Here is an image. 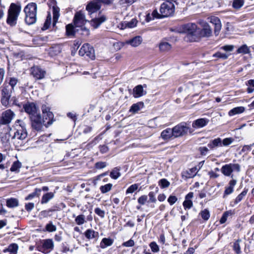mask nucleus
<instances>
[{
	"instance_id": "nucleus-1",
	"label": "nucleus",
	"mask_w": 254,
	"mask_h": 254,
	"mask_svg": "<svg viewBox=\"0 0 254 254\" xmlns=\"http://www.w3.org/2000/svg\"><path fill=\"white\" fill-rule=\"evenodd\" d=\"M42 110L43 114L47 113V116L49 117V121L47 122H46L44 117L42 119L39 113L30 117L32 127L37 130H41L43 126L46 127H49L53 122V114L49 111V109L45 106H42Z\"/></svg>"
},
{
	"instance_id": "nucleus-2",
	"label": "nucleus",
	"mask_w": 254,
	"mask_h": 254,
	"mask_svg": "<svg viewBox=\"0 0 254 254\" xmlns=\"http://www.w3.org/2000/svg\"><path fill=\"white\" fill-rule=\"evenodd\" d=\"M37 9V4L34 2L29 3L25 7L24 9L25 14V21L27 24H33L36 22Z\"/></svg>"
},
{
	"instance_id": "nucleus-3",
	"label": "nucleus",
	"mask_w": 254,
	"mask_h": 254,
	"mask_svg": "<svg viewBox=\"0 0 254 254\" xmlns=\"http://www.w3.org/2000/svg\"><path fill=\"white\" fill-rule=\"evenodd\" d=\"M175 11V6L173 2L166 1L160 6V12L161 17H167L171 15Z\"/></svg>"
},
{
	"instance_id": "nucleus-4",
	"label": "nucleus",
	"mask_w": 254,
	"mask_h": 254,
	"mask_svg": "<svg viewBox=\"0 0 254 254\" xmlns=\"http://www.w3.org/2000/svg\"><path fill=\"white\" fill-rule=\"evenodd\" d=\"M240 170L241 167L239 164L230 163L223 165L221 169V171L224 176H231V178H233L232 172L233 171L239 172Z\"/></svg>"
},
{
	"instance_id": "nucleus-5",
	"label": "nucleus",
	"mask_w": 254,
	"mask_h": 254,
	"mask_svg": "<svg viewBox=\"0 0 254 254\" xmlns=\"http://www.w3.org/2000/svg\"><path fill=\"white\" fill-rule=\"evenodd\" d=\"M174 133V138L181 137L187 134L190 130V127L187 125L186 123H181L173 128Z\"/></svg>"
},
{
	"instance_id": "nucleus-6",
	"label": "nucleus",
	"mask_w": 254,
	"mask_h": 254,
	"mask_svg": "<svg viewBox=\"0 0 254 254\" xmlns=\"http://www.w3.org/2000/svg\"><path fill=\"white\" fill-rule=\"evenodd\" d=\"M79 55L81 56H86L93 60L95 58L94 50L89 44L86 43L82 45L79 51Z\"/></svg>"
},
{
	"instance_id": "nucleus-7",
	"label": "nucleus",
	"mask_w": 254,
	"mask_h": 254,
	"mask_svg": "<svg viewBox=\"0 0 254 254\" xmlns=\"http://www.w3.org/2000/svg\"><path fill=\"white\" fill-rule=\"evenodd\" d=\"M1 97L0 102L1 104L5 107L10 105L9 100L11 97V90L6 86L1 87Z\"/></svg>"
},
{
	"instance_id": "nucleus-8",
	"label": "nucleus",
	"mask_w": 254,
	"mask_h": 254,
	"mask_svg": "<svg viewBox=\"0 0 254 254\" xmlns=\"http://www.w3.org/2000/svg\"><path fill=\"white\" fill-rule=\"evenodd\" d=\"M87 21L85 19L84 13L79 11L75 13L73 22L74 25L76 27L83 26Z\"/></svg>"
},
{
	"instance_id": "nucleus-9",
	"label": "nucleus",
	"mask_w": 254,
	"mask_h": 254,
	"mask_svg": "<svg viewBox=\"0 0 254 254\" xmlns=\"http://www.w3.org/2000/svg\"><path fill=\"white\" fill-rule=\"evenodd\" d=\"M16 21V4L12 3L8 9L7 23L10 25H14Z\"/></svg>"
},
{
	"instance_id": "nucleus-10",
	"label": "nucleus",
	"mask_w": 254,
	"mask_h": 254,
	"mask_svg": "<svg viewBox=\"0 0 254 254\" xmlns=\"http://www.w3.org/2000/svg\"><path fill=\"white\" fill-rule=\"evenodd\" d=\"M54 248V243L52 239L44 240L42 245L38 247V250L43 253L47 254L51 251Z\"/></svg>"
},
{
	"instance_id": "nucleus-11",
	"label": "nucleus",
	"mask_w": 254,
	"mask_h": 254,
	"mask_svg": "<svg viewBox=\"0 0 254 254\" xmlns=\"http://www.w3.org/2000/svg\"><path fill=\"white\" fill-rule=\"evenodd\" d=\"M200 25L202 29L199 31V35L203 37H208L212 35V29L210 25L206 22L202 21L200 22Z\"/></svg>"
},
{
	"instance_id": "nucleus-12",
	"label": "nucleus",
	"mask_w": 254,
	"mask_h": 254,
	"mask_svg": "<svg viewBox=\"0 0 254 254\" xmlns=\"http://www.w3.org/2000/svg\"><path fill=\"white\" fill-rule=\"evenodd\" d=\"M14 116V113L10 110H7L3 112L0 117V123L2 125H6L10 123Z\"/></svg>"
},
{
	"instance_id": "nucleus-13",
	"label": "nucleus",
	"mask_w": 254,
	"mask_h": 254,
	"mask_svg": "<svg viewBox=\"0 0 254 254\" xmlns=\"http://www.w3.org/2000/svg\"><path fill=\"white\" fill-rule=\"evenodd\" d=\"M101 3L100 0H93L87 5L86 9L89 12L94 13L100 9Z\"/></svg>"
},
{
	"instance_id": "nucleus-14",
	"label": "nucleus",
	"mask_w": 254,
	"mask_h": 254,
	"mask_svg": "<svg viewBox=\"0 0 254 254\" xmlns=\"http://www.w3.org/2000/svg\"><path fill=\"white\" fill-rule=\"evenodd\" d=\"M25 111L29 115L30 117L39 113L38 109L34 103H27L23 105Z\"/></svg>"
},
{
	"instance_id": "nucleus-15",
	"label": "nucleus",
	"mask_w": 254,
	"mask_h": 254,
	"mask_svg": "<svg viewBox=\"0 0 254 254\" xmlns=\"http://www.w3.org/2000/svg\"><path fill=\"white\" fill-rule=\"evenodd\" d=\"M31 74L37 79L44 78L45 71L38 66H34L31 68Z\"/></svg>"
},
{
	"instance_id": "nucleus-16",
	"label": "nucleus",
	"mask_w": 254,
	"mask_h": 254,
	"mask_svg": "<svg viewBox=\"0 0 254 254\" xmlns=\"http://www.w3.org/2000/svg\"><path fill=\"white\" fill-rule=\"evenodd\" d=\"M17 136H18L17 137L18 139L21 140L26 138L27 133L23 125H17Z\"/></svg>"
},
{
	"instance_id": "nucleus-17",
	"label": "nucleus",
	"mask_w": 254,
	"mask_h": 254,
	"mask_svg": "<svg viewBox=\"0 0 254 254\" xmlns=\"http://www.w3.org/2000/svg\"><path fill=\"white\" fill-rule=\"evenodd\" d=\"M183 29L185 32L190 34H194L197 32V26L195 23H189L183 26Z\"/></svg>"
},
{
	"instance_id": "nucleus-18",
	"label": "nucleus",
	"mask_w": 254,
	"mask_h": 254,
	"mask_svg": "<svg viewBox=\"0 0 254 254\" xmlns=\"http://www.w3.org/2000/svg\"><path fill=\"white\" fill-rule=\"evenodd\" d=\"M107 19L105 15H102L100 17L95 18L91 21V24L94 28H97L102 23Z\"/></svg>"
},
{
	"instance_id": "nucleus-19",
	"label": "nucleus",
	"mask_w": 254,
	"mask_h": 254,
	"mask_svg": "<svg viewBox=\"0 0 254 254\" xmlns=\"http://www.w3.org/2000/svg\"><path fill=\"white\" fill-rule=\"evenodd\" d=\"M209 122V120L206 119L201 118L194 121L192 126L194 128H200L205 126Z\"/></svg>"
},
{
	"instance_id": "nucleus-20",
	"label": "nucleus",
	"mask_w": 254,
	"mask_h": 254,
	"mask_svg": "<svg viewBox=\"0 0 254 254\" xmlns=\"http://www.w3.org/2000/svg\"><path fill=\"white\" fill-rule=\"evenodd\" d=\"M161 136L164 140L170 139L172 137L174 138L173 129L168 128L163 130L161 132Z\"/></svg>"
},
{
	"instance_id": "nucleus-21",
	"label": "nucleus",
	"mask_w": 254,
	"mask_h": 254,
	"mask_svg": "<svg viewBox=\"0 0 254 254\" xmlns=\"http://www.w3.org/2000/svg\"><path fill=\"white\" fill-rule=\"evenodd\" d=\"M15 85L16 78L15 77H7L2 86H6L7 88H10L12 91L14 90Z\"/></svg>"
},
{
	"instance_id": "nucleus-22",
	"label": "nucleus",
	"mask_w": 254,
	"mask_h": 254,
	"mask_svg": "<svg viewBox=\"0 0 254 254\" xmlns=\"http://www.w3.org/2000/svg\"><path fill=\"white\" fill-rule=\"evenodd\" d=\"M142 41V38L140 36H137L133 37L131 39L127 41L126 43L130 44L132 47H137L141 43Z\"/></svg>"
},
{
	"instance_id": "nucleus-23",
	"label": "nucleus",
	"mask_w": 254,
	"mask_h": 254,
	"mask_svg": "<svg viewBox=\"0 0 254 254\" xmlns=\"http://www.w3.org/2000/svg\"><path fill=\"white\" fill-rule=\"evenodd\" d=\"M237 183V181L236 180H232L229 183V186L226 187L225 190L224 191V197L225 195L230 194L233 192L234 187L236 185Z\"/></svg>"
},
{
	"instance_id": "nucleus-24",
	"label": "nucleus",
	"mask_w": 254,
	"mask_h": 254,
	"mask_svg": "<svg viewBox=\"0 0 254 254\" xmlns=\"http://www.w3.org/2000/svg\"><path fill=\"white\" fill-rule=\"evenodd\" d=\"M85 237L88 239H92L94 238L97 239L99 237V233L94 230L89 229H87L84 233Z\"/></svg>"
},
{
	"instance_id": "nucleus-25",
	"label": "nucleus",
	"mask_w": 254,
	"mask_h": 254,
	"mask_svg": "<svg viewBox=\"0 0 254 254\" xmlns=\"http://www.w3.org/2000/svg\"><path fill=\"white\" fill-rule=\"evenodd\" d=\"M133 96L135 98L143 96L146 93H144L143 86L141 85H138L133 88Z\"/></svg>"
},
{
	"instance_id": "nucleus-26",
	"label": "nucleus",
	"mask_w": 254,
	"mask_h": 254,
	"mask_svg": "<svg viewBox=\"0 0 254 254\" xmlns=\"http://www.w3.org/2000/svg\"><path fill=\"white\" fill-rule=\"evenodd\" d=\"M222 140L219 137L214 139L209 142L208 144V146L210 149H213L217 147L222 146Z\"/></svg>"
},
{
	"instance_id": "nucleus-27",
	"label": "nucleus",
	"mask_w": 254,
	"mask_h": 254,
	"mask_svg": "<svg viewBox=\"0 0 254 254\" xmlns=\"http://www.w3.org/2000/svg\"><path fill=\"white\" fill-rule=\"evenodd\" d=\"M114 243V240L110 238H103L100 244V246L102 249H105L107 247L111 246Z\"/></svg>"
},
{
	"instance_id": "nucleus-28",
	"label": "nucleus",
	"mask_w": 254,
	"mask_h": 254,
	"mask_svg": "<svg viewBox=\"0 0 254 254\" xmlns=\"http://www.w3.org/2000/svg\"><path fill=\"white\" fill-rule=\"evenodd\" d=\"M54 197V193L52 192H47L42 197L41 203H47L51 199Z\"/></svg>"
},
{
	"instance_id": "nucleus-29",
	"label": "nucleus",
	"mask_w": 254,
	"mask_h": 254,
	"mask_svg": "<svg viewBox=\"0 0 254 254\" xmlns=\"http://www.w3.org/2000/svg\"><path fill=\"white\" fill-rule=\"evenodd\" d=\"M245 110V108L242 106L235 107L229 111L228 115L230 116H233L237 114H241L243 113Z\"/></svg>"
},
{
	"instance_id": "nucleus-30",
	"label": "nucleus",
	"mask_w": 254,
	"mask_h": 254,
	"mask_svg": "<svg viewBox=\"0 0 254 254\" xmlns=\"http://www.w3.org/2000/svg\"><path fill=\"white\" fill-rule=\"evenodd\" d=\"M60 8L57 6H53V26H54L60 16Z\"/></svg>"
},
{
	"instance_id": "nucleus-31",
	"label": "nucleus",
	"mask_w": 254,
	"mask_h": 254,
	"mask_svg": "<svg viewBox=\"0 0 254 254\" xmlns=\"http://www.w3.org/2000/svg\"><path fill=\"white\" fill-rule=\"evenodd\" d=\"M159 47L160 51L163 52H167L172 48L171 45L166 42H161L159 44Z\"/></svg>"
},
{
	"instance_id": "nucleus-32",
	"label": "nucleus",
	"mask_w": 254,
	"mask_h": 254,
	"mask_svg": "<svg viewBox=\"0 0 254 254\" xmlns=\"http://www.w3.org/2000/svg\"><path fill=\"white\" fill-rule=\"evenodd\" d=\"M198 172V169L196 167H193L186 172V177L191 178L194 177Z\"/></svg>"
},
{
	"instance_id": "nucleus-33",
	"label": "nucleus",
	"mask_w": 254,
	"mask_h": 254,
	"mask_svg": "<svg viewBox=\"0 0 254 254\" xmlns=\"http://www.w3.org/2000/svg\"><path fill=\"white\" fill-rule=\"evenodd\" d=\"M66 33L68 36L74 35L75 31L72 24H69L66 26Z\"/></svg>"
},
{
	"instance_id": "nucleus-34",
	"label": "nucleus",
	"mask_w": 254,
	"mask_h": 254,
	"mask_svg": "<svg viewBox=\"0 0 254 254\" xmlns=\"http://www.w3.org/2000/svg\"><path fill=\"white\" fill-rule=\"evenodd\" d=\"M237 53L247 54L250 53V48L246 45H243L238 49L237 50Z\"/></svg>"
},
{
	"instance_id": "nucleus-35",
	"label": "nucleus",
	"mask_w": 254,
	"mask_h": 254,
	"mask_svg": "<svg viewBox=\"0 0 254 254\" xmlns=\"http://www.w3.org/2000/svg\"><path fill=\"white\" fill-rule=\"evenodd\" d=\"M244 0H233L232 6L234 8L239 9L244 4Z\"/></svg>"
},
{
	"instance_id": "nucleus-36",
	"label": "nucleus",
	"mask_w": 254,
	"mask_h": 254,
	"mask_svg": "<svg viewBox=\"0 0 254 254\" xmlns=\"http://www.w3.org/2000/svg\"><path fill=\"white\" fill-rule=\"evenodd\" d=\"M41 192V190L40 189L36 188L35 189L34 191L30 194H29L25 199L26 200L31 199L35 196H39L40 195V193Z\"/></svg>"
},
{
	"instance_id": "nucleus-37",
	"label": "nucleus",
	"mask_w": 254,
	"mask_h": 254,
	"mask_svg": "<svg viewBox=\"0 0 254 254\" xmlns=\"http://www.w3.org/2000/svg\"><path fill=\"white\" fill-rule=\"evenodd\" d=\"M246 85L249 86L247 89L248 93H252L254 91V79H250L246 83Z\"/></svg>"
},
{
	"instance_id": "nucleus-38",
	"label": "nucleus",
	"mask_w": 254,
	"mask_h": 254,
	"mask_svg": "<svg viewBox=\"0 0 254 254\" xmlns=\"http://www.w3.org/2000/svg\"><path fill=\"white\" fill-rule=\"evenodd\" d=\"M113 185L112 184H108L104 186H101L100 187V190L103 193H105L109 192L112 188Z\"/></svg>"
},
{
	"instance_id": "nucleus-39",
	"label": "nucleus",
	"mask_w": 254,
	"mask_h": 254,
	"mask_svg": "<svg viewBox=\"0 0 254 254\" xmlns=\"http://www.w3.org/2000/svg\"><path fill=\"white\" fill-rule=\"evenodd\" d=\"M247 192L248 190L245 189L240 194H239L235 200V204H237L240 202L246 195Z\"/></svg>"
},
{
	"instance_id": "nucleus-40",
	"label": "nucleus",
	"mask_w": 254,
	"mask_h": 254,
	"mask_svg": "<svg viewBox=\"0 0 254 254\" xmlns=\"http://www.w3.org/2000/svg\"><path fill=\"white\" fill-rule=\"evenodd\" d=\"M75 221L78 225L83 224L86 222L85 216L83 214L77 216L75 219Z\"/></svg>"
},
{
	"instance_id": "nucleus-41",
	"label": "nucleus",
	"mask_w": 254,
	"mask_h": 254,
	"mask_svg": "<svg viewBox=\"0 0 254 254\" xmlns=\"http://www.w3.org/2000/svg\"><path fill=\"white\" fill-rule=\"evenodd\" d=\"M119 170L118 168H115L110 173V177L113 179H117L121 176Z\"/></svg>"
},
{
	"instance_id": "nucleus-42",
	"label": "nucleus",
	"mask_w": 254,
	"mask_h": 254,
	"mask_svg": "<svg viewBox=\"0 0 254 254\" xmlns=\"http://www.w3.org/2000/svg\"><path fill=\"white\" fill-rule=\"evenodd\" d=\"M51 14L49 13L47 16L46 21L44 23V26H43V28H42V29L43 30H45L47 29L49 27L50 25H51Z\"/></svg>"
},
{
	"instance_id": "nucleus-43",
	"label": "nucleus",
	"mask_w": 254,
	"mask_h": 254,
	"mask_svg": "<svg viewBox=\"0 0 254 254\" xmlns=\"http://www.w3.org/2000/svg\"><path fill=\"white\" fill-rule=\"evenodd\" d=\"M142 105L143 104L141 103H137L136 104H134L130 107L129 111L132 112L133 113H136L140 109V106Z\"/></svg>"
},
{
	"instance_id": "nucleus-44",
	"label": "nucleus",
	"mask_w": 254,
	"mask_h": 254,
	"mask_svg": "<svg viewBox=\"0 0 254 254\" xmlns=\"http://www.w3.org/2000/svg\"><path fill=\"white\" fill-rule=\"evenodd\" d=\"M45 229L49 232H53L56 231L57 227L55 225H53L52 222H50L46 225Z\"/></svg>"
},
{
	"instance_id": "nucleus-45",
	"label": "nucleus",
	"mask_w": 254,
	"mask_h": 254,
	"mask_svg": "<svg viewBox=\"0 0 254 254\" xmlns=\"http://www.w3.org/2000/svg\"><path fill=\"white\" fill-rule=\"evenodd\" d=\"M199 214L202 218L204 220H207L210 217L209 211L206 209L202 210L200 212Z\"/></svg>"
},
{
	"instance_id": "nucleus-46",
	"label": "nucleus",
	"mask_w": 254,
	"mask_h": 254,
	"mask_svg": "<svg viewBox=\"0 0 254 254\" xmlns=\"http://www.w3.org/2000/svg\"><path fill=\"white\" fill-rule=\"evenodd\" d=\"M149 247L151 251L153 253H157L160 250L158 245L155 242H151L149 244Z\"/></svg>"
},
{
	"instance_id": "nucleus-47",
	"label": "nucleus",
	"mask_w": 254,
	"mask_h": 254,
	"mask_svg": "<svg viewBox=\"0 0 254 254\" xmlns=\"http://www.w3.org/2000/svg\"><path fill=\"white\" fill-rule=\"evenodd\" d=\"M6 206L9 208H14L16 206V199L11 198L7 199Z\"/></svg>"
},
{
	"instance_id": "nucleus-48",
	"label": "nucleus",
	"mask_w": 254,
	"mask_h": 254,
	"mask_svg": "<svg viewBox=\"0 0 254 254\" xmlns=\"http://www.w3.org/2000/svg\"><path fill=\"white\" fill-rule=\"evenodd\" d=\"M170 182L165 179H161L159 181V185L162 188H168L170 186Z\"/></svg>"
},
{
	"instance_id": "nucleus-49",
	"label": "nucleus",
	"mask_w": 254,
	"mask_h": 254,
	"mask_svg": "<svg viewBox=\"0 0 254 254\" xmlns=\"http://www.w3.org/2000/svg\"><path fill=\"white\" fill-rule=\"evenodd\" d=\"M138 187V184H134L131 185L126 190V194L132 193L137 190Z\"/></svg>"
},
{
	"instance_id": "nucleus-50",
	"label": "nucleus",
	"mask_w": 254,
	"mask_h": 254,
	"mask_svg": "<svg viewBox=\"0 0 254 254\" xmlns=\"http://www.w3.org/2000/svg\"><path fill=\"white\" fill-rule=\"evenodd\" d=\"M240 242V240H238L234 243L233 245V249L237 254H239L241 252V247L239 244Z\"/></svg>"
},
{
	"instance_id": "nucleus-51",
	"label": "nucleus",
	"mask_w": 254,
	"mask_h": 254,
	"mask_svg": "<svg viewBox=\"0 0 254 254\" xmlns=\"http://www.w3.org/2000/svg\"><path fill=\"white\" fill-rule=\"evenodd\" d=\"M212 57L226 60L228 58V55L225 53H221V52H218L213 54Z\"/></svg>"
},
{
	"instance_id": "nucleus-52",
	"label": "nucleus",
	"mask_w": 254,
	"mask_h": 254,
	"mask_svg": "<svg viewBox=\"0 0 254 254\" xmlns=\"http://www.w3.org/2000/svg\"><path fill=\"white\" fill-rule=\"evenodd\" d=\"M183 206L185 209H190L192 206V202L191 200L185 199L183 202Z\"/></svg>"
},
{
	"instance_id": "nucleus-53",
	"label": "nucleus",
	"mask_w": 254,
	"mask_h": 254,
	"mask_svg": "<svg viewBox=\"0 0 254 254\" xmlns=\"http://www.w3.org/2000/svg\"><path fill=\"white\" fill-rule=\"evenodd\" d=\"M234 140V139L231 137L224 138L222 141V145L228 146L231 144Z\"/></svg>"
},
{
	"instance_id": "nucleus-54",
	"label": "nucleus",
	"mask_w": 254,
	"mask_h": 254,
	"mask_svg": "<svg viewBox=\"0 0 254 254\" xmlns=\"http://www.w3.org/2000/svg\"><path fill=\"white\" fill-rule=\"evenodd\" d=\"M16 252V245L15 244H12L10 245L8 248L4 250V252Z\"/></svg>"
},
{
	"instance_id": "nucleus-55",
	"label": "nucleus",
	"mask_w": 254,
	"mask_h": 254,
	"mask_svg": "<svg viewBox=\"0 0 254 254\" xmlns=\"http://www.w3.org/2000/svg\"><path fill=\"white\" fill-rule=\"evenodd\" d=\"M147 198L148 197L147 195H143L138 198L137 201L139 204L141 205H144L146 202Z\"/></svg>"
},
{
	"instance_id": "nucleus-56",
	"label": "nucleus",
	"mask_w": 254,
	"mask_h": 254,
	"mask_svg": "<svg viewBox=\"0 0 254 254\" xmlns=\"http://www.w3.org/2000/svg\"><path fill=\"white\" fill-rule=\"evenodd\" d=\"M210 22L213 25H217V24H220L221 21L220 19L216 16H211L210 17Z\"/></svg>"
},
{
	"instance_id": "nucleus-57",
	"label": "nucleus",
	"mask_w": 254,
	"mask_h": 254,
	"mask_svg": "<svg viewBox=\"0 0 254 254\" xmlns=\"http://www.w3.org/2000/svg\"><path fill=\"white\" fill-rule=\"evenodd\" d=\"M81 31V34L84 36H88L90 34L89 30L85 27H79Z\"/></svg>"
},
{
	"instance_id": "nucleus-58",
	"label": "nucleus",
	"mask_w": 254,
	"mask_h": 254,
	"mask_svg": "<svg viewBox=\"0 0 254 254\" xmlns=\"http://www.w3.org/2000/svg\"><path fill=\"white\" fill-rule=\"evenodd\" d=\"M95 213L100 216L101 218H104L105 216V211L101 210L100 208L97 207L94 210Z\"/></svg>"
},
{
	"instance_id": "nucleus-59",
	"label": "nucleus",
	"mask_w": 254,
	"mask_h": 254,
	"mask_svg": "<svg viewBox=\"0 0 254 254\" xmlns=\"http://www.w3.org/2000/svg\"><path fill=\"white\" fill-rule=\"evenodd\" d=\"M178 200V198L176 196L170 195L168 198V201L170 205L174 204Z\"/></svg>"
},
{
	"instance_id": "nucleus-60",
	"label": "nucleus",
	"mask_w": 254,
	"mask_h": 254,
	"mask_svg": "<svg viewBox=\"0 0 254 254\" xmlns=\"http://www.w3.org/2000/svg\"><path fill=\"white\" fill-rule=\"evenodd\" d=\"M137 23V21L135 19H132L129 22H128L127 24V27L128 28H133L135 27L136 25V24Z\"/></svg>"
},
{
	"instance_id": "nucleus-61",
	"label": "nucleus",
	"mask_w": 254,
	"mask_h": 254,
	"mask_svg": "<svg viewBox=\"0 0 254 254\" xmlns=\"http://www.w3.org/2000/svg\"><path fill=\"white\" fill-rule=\"evenodd\" d=\"M198 151L200 152L201 155H206L207 152L208 151V149L205 146L200 147L198 148Z\"/></svg>"
},
{
	"instance_id": "nucleus-62",
	"label": "nucleus",
	"mask_w": 254,
	"mask_h": 254,
	"mask_svg": "<svg viewBox=\"0 0 254 254\" xmlns=\"http://www.w3.org/2000/svg\"><path fill=\"white\" fill-rule=\"evenodd\" d=\"M106 166V163L104 162H98L95 164V167L97 169H103Z\"/></svg>"
},
{
	"instance_id": "nucleus-63",
	"label": "nucleus",
	"mask_w": 254,
	"mask_h": 254,
	"mask_svg": "<svg viewBox=\"0 0 254 254\" xmlns=\"http://www.w3.org/2000/svg\"><path fill=\"white\" fill-rule=\"evenodd\" d=\"M149 197V201L151 202L155 203L156 202V199L155 196V193L153 191L149 192L148 194Z\"/></svg>"
},
{
	"instance_id": "nucleus-64",
	"label": "nucleus",
	"mask_w": 254,
	"mask_h": 254,
	"mask_svg": "<svg viewBox=\"0 0 254 254\" xmlns=\"http://www.w3.org/2000/svg\"><path fill=\"white\" fill-rule=\"evenodd\" d=\"M134 245V241L131 240V239H130L129 240L126 242H124L123 244V246H125V247H132Z\"/></svg>"
}]
</instances>
